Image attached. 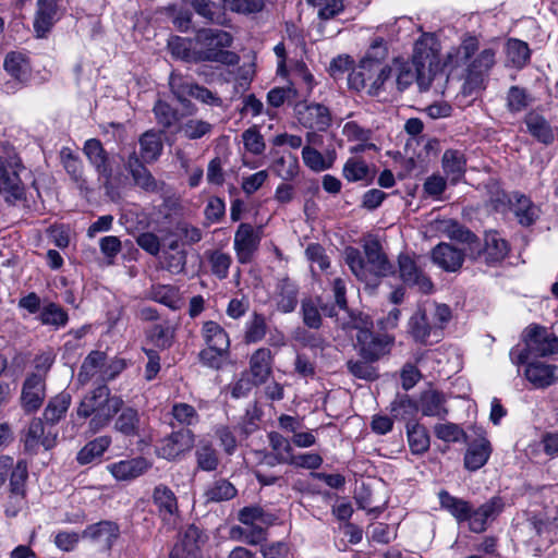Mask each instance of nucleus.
Segmentation results:
<instances>
[{"label":"nucleus","instance_id":"obj_47","mask_svg":"<svg viewBox=\"0 0 558 558\" xmlns=\"http://www.w3.org/2000/svg\"><path fill=\"white\" fill-rule=\"evenodd\" d=\"M408 441L412 453L422 454L429 448V435L426 428L416 423L407 424Z\"/></svg>","mask_w":558,"mask_h":558},{"label":"nucleus","instance_id":"obj_14","mask_svg":"<svg viewBox=\"0 0 558 558\" xmlns=\"http://www.w3.org/2000/svg\"><path fill=\"white\" fill-rule=\"evenodd\" d=\"M397 78L396 83L399 90L407 89L413 82L417 83L421 92L427 90L435 77L426 71L416 66L413 62H399L396 60Z\"/></svg>","mask_w":558,"mask_h":558},{"label":"nucleus","instance_id":"obj_41","mask_svg":"<svg viewBox=\"0 0 558 558\" xmlns=\"http://www.w3.org/2000/svg\"><path fill=\"white\" fill-rule=\"evenodd\" d=\"M202 336L208 347L217 350H228L230 347L229 336L226 330L216 322H205L202 327Z\"/></svg>","mask_w":558,"mask_h":558},{"label":"nucleus","instance_id":"obj_53","mask_svg":"<svg viewBox=\"0 0 558 558\" xmlns=\"http://www.w3.org/2000/svg\"><path fill=\"white\" fill-rule=\"evenodd\" d=\"M530 48L519 39H509L506 46L507 62L517 69L523 68L530 60Z\"/></svg>","mask_w":558,"mask_h":558},{"label":"nucleus","instance_id":"obj_13","mask_svg":"<svg viewBox=\"0 0 558 558\" xmlns=\"http://www.w3.org/2000/svg\"><path fill=\"white\" fill-rule=\"evenodd\" d=\"M194 442L195 436L193 432L189 428H181L171 433L160 441L158 452L163 459L172 461L190 451Z\"/></svg>","mask_w":558,"mask_h":558},{"label":"nucleus","instance_id":"obj_21","mask_svg":"<svg viewBox=\"0 0 558 558\" xmlns=\"http://www.w3.org/2000/svg\"><path fill=\"white\" fill-rule=\"evenodd\" d=\"M60 16L57 0H38L34 19V31L37 37H46Z\"/></svg>","mask_w":558,"mask_h":558},{"label":"nucleus","instance_id":"obj_9","mask_svg":"<svg viewBox=\"0 0 558 558\" xmlns=\"http://www.w3.org/2000/svg\"><path fill=\"white\" fill-rule=\"evenodd\" d=\"M439 44L432 34H423L415 43L412 61L428 74L436 77L439 69Z\"/></svg>","mask_w":558,"mask_h":558},{"label":"nucleus","instance_id":"obj_35","mask_svg":"<svg viewBox=\"0 0 558 558\" xmlns=\"http://www.w3.org/2000/svg\"><path fill=\"white\" fill-rule=\"evenodd\" d=\"M251 373L255 384H263L271 373V352L267 348L257 349L250 360Z\"/></svg>","mask_w":558,"mask_h":558},{"label":"nucleus","instance_id":"obj_5","mask_svg":"<svg viewBox=\"0 0 558 558\" xmlns=\"http://www.w3.org/2000/svg\"><path fill=\"white\" fill-rule=\"evenodd\" d=\"M195 41L202 49L194 53V61H211L229 65L239 61V57L234 52L223 50L232 43V36L226 31L199 29L195 35Z\"/></svg>","mask_w":558,"mask_h":558},{"label":"nucleus","instance_id":"obj_3","mask_svg":"<svg viewBox=\"0 0 558 558\" xmlns=\"http://www.w3.org/2000/svg\"><path fill=\"white\" fill-rule=\"evenodd\" d=\"M451 319V310L446 304L424 303L408 322V333L417 343L428 345L440 341L442 329Z\"/></svg>","mask_w":558,"mask_h":558},{"label":"nucleus","instance_id":"obj_39","mask_svg":"<svg viewBox=\"0 0 558 558\" xmlns=\"http://www.w3.org/2000/svg\"><path fill=\"white\" fill-rule=\"evenodd\" d=\"M510 204L520 225L527 227L536 220L538 210L525 195L515 193Z\"/></svg>","mask_w":558,"mask_h":558},{"label":"nucleus","instance_id":"obj_57","mask_svg":"<svg viewBox=\"0 0 558 558\" xmlns=\"http://www.w3.org/2000/svg\"><path fill=\"white\" fill-rule=\"evenodd\" d=\"M213 131V124L202 119H189L179 126V132L189 140H199Z\"/></svg>","mask_w":558,"mask_h":558},{"label":"nucleus","instance_id":"obj_23","mask_svg":"<svg viewBox=\"0 0 558 558\" xmlns=\"http://www.w3.org/2000/svg\"><path fill=\"white\" fill-rule=\"evenodd\" d=\"M556 372V365L533 361L526 363L524 375L535 388H546L558 380Z\"/></svg>","mask_w":558,"mask_h":558},{"label":"nucleus","instance_id":"obj_34","mask_svg":"<svg viewBox=\"0 0 558 558\" xmlns=\"http://www.w3.org/2000/svg\"><path fill=\"white\" fill-rule=\"evenodd\" d=\"M438 230L446 234L451 240L459 241L461 243H466L473 247V245L478 248L480 242L477 236L471 232L465 227L461 226L459 222L452 219H445L439 221Z\"/></svg>","mask_w":558,"mask_h":558},{"label":"nucleus","instance_id":"obj_15","mask_svg":"<svg viewBox=\"0 0 558 558\" xmlns=\"http://www.w3.org/2000/svg\"><path fill=\"white\" fill-rule=\"evenodd\" d=\"M83 153L87 157L89 163L98 173L99 180H104V184L110 183L112 178V167L109 155L104 148L101 142L97 138H89L85 142Z\"/></svg>","mask_w":558,"mask_h":558},{"label":"nucleus","instance_id":"obj_40","mask_svg":"<svg viewBox=\"0 0 558 558\" xmlns=\"http://www.w3.org/2000/svg\"><path fill=\"white\" fill-rule=\"evenodd\" d=\"M236 488L226 478H217L211 482L204 492L206 502H221L234 498Z\"/></svg>","mask_w":558,"mask_h":558},{"label":"nucleus","instance_id":"obj_16","mask_svg":"<svg viewBox=\"0 0 558 558\" xmlns=\"http://www.w3.org/2000/svg\"><path fill=\"white\" fill-rule=\"evenodd\" d=\"M399 272L403 282L410 287H416L423 293H430L434 284L429 277L416 265L409 255L401 254L398 258Z\"/></svg>","mask_w":558,"mask_h":558},{"label":"nucleus","instance_id":"obj_1","mask_svg":"<svg viewBox=\"0 0 558 558\" xmlns=\"http://www.w3.org/2000/svg\"><path fill=\"white\" fill-rule=\"evenodd\" d=\"M480 41L475 36H465L454 54L449 53L448 58L454 65H462L470 61L465 69L462 93L472 95L485 88V82L490 70L496 64V50L485 48L478 51Z\"/></svg>","mask_w":558,"mask_h":558},{"label":"nucleus","instance_id":"obj_56","mask_svg":"<svg viewBox=\"0 0 558 558\" xmlns=\"http://www.w3.org/2000/svg\"><path fill=\"white\" fill-rule=\"evenodd\" d=\"M60 159L65 171L76 183H84L83 173L84 168L81 159L75 155L71 148L63 147L60 151Z\"/></svg>","mask_w":558,"mask_h":558},{"label":"nucleus","instance_id":"obj_43","mask_svg":"<svg viewBox=\"0 0 558 558\" xmlns=\"http://www.w3.org/2000/svg\"><path fill=\"white\" fill-rule=\"evenodd\" d=\"M110 436H99L87 442L76 456V460L81 465L89 464L95 459L100 458L104 452L110 447Z\"/></svg>","mask_w":558,"mask_h":558},{"label":"nucleus","instance_id":"obj_10","mask_svg":"<svg viewBox=\"0 0 558 558\" xmlns=\"http://www.w3.org/2000/svg\"><path fill=\"white\" fill-rule=\"evenodd\" d=\"M505 502L501 497L494 496L477 508L471 506L468 518V527L473 533H483L487 530L489 522L497 519L502 512Z\"/></svg>","mask_w":558,"mask_h":558},{"label":"nucleus","instance_id":"obj_50","mask_svg":"<svg viewBox=\"0 0 558 558\" xmlns=\"http://www.w3.org/2000/svg\"><path fill=\"white\" fill-rule=\"evenodd\" d=\"M342 174L349 182L371 181L374 172L368 165L360 158H349L343 166Z\"/></svg>","mask_w":558,"mask_h":558},{"label":"nucleus","instance_id":"obj_24","mask_svg":"<svg viewBox=\"0 0 558 558\" xmlns=\"http://www.w3.org/2000/svg\"><path fill=\"white\" fill-rule=\"evenodd\" d=\"M119 535L118 526L109 521H101L89 525L82 533V538L99 545L104 549H109Z\"/></svg>","mask_w":558,"mask_h":558},{"label":"nucleus","instance_id":"obj_42","mask_svg":"<svg viewBox=\"0 0 558 558\" xmlns=\"http://www.w3.org/2000/svg\"><path fill=\"white\" fill-rule=\"evenodd\" d=\"M106 366V353L101 351H92L84 360L80 373L78 380L86 384L97 374L102 378V371Z\"/></svg>","mask_w":558,"mask_h":558},{"label":"nucleus","instance_id":"obj_33","mask_svg":"<svg viewBox=\"0 0 558 558\" xmlns=\"http://www.w3.org/2000/svg\"><path fill=\"white\" fill-rule=\"evenodd\" d=\"M490 453V442L486 438H481L469 446L464 456V466L470 471H476L487 462Z\"/></svg>","mask_w":558,"mask_h":558},{"label":"nucleus","instance_id":"obj_48","mask_svg":"<svg viewBox=\"0 0 558 558\" xmlns=\"http://www.w3.org/2000/svg\"><path fill=\"white\" fill-rule=\"evenodd\" d=\"M141 156L146 162L156 161L161 155L163 145L159 134L147 131L140 137Z\"/></svg>","mask_w":558,"mask_h":558},{"label":"nucleus","instance_id":"obj_61","mask_svg":"<svg viewBox=\"0 0 558 558\" xmlns=\"http://www.w3.org/2000/svg\"><path fill=\"white\" fill-rule=\"evenodd\" d=\"M267 330L265 317L262 314L254 313L252 319L246 325L244 340L247 343H255L260 341Z\"/></svg>","mask_w":558,"mask_h":558},{"label":"nucleus","instance_id":"obj_64","mask_svg":"<svg viewBox=\"0 0 558 558\" xmlns=\"http://www.w3.org/2000/svg\"><path fill=\"white\" fill-rule=\"evenodd\" d=\"M208 262L210 264L211 272L219 279H226L229 274V268L232 264V258L228 253L221 251L213 252Z\"/></svg>","mask_w":558,"mask_h":558},{"label":"nucleus","instance_id":"obj_19","mask_svg":"<svg viewBox=\"0 0 558 558\" xmlns=\"http://www.w3.org/2000/svg\"><path fill=\"white\" fill-rule=\"evenodd\" d=\"M151 464L144 457H135L126 460L110 463L106 466L107 471L117 481H133L150 469Z\"/></svg>","mask_w":558,"mask_h":558},{"label":"nucleus","instance_id":"obj_29","mask_svg":"<svg viewBox=\"0 0 558 558\" xmlns=\"http://www.w3.org/2000/svg\"><path fill=\"white\" fill-rule=\"evenodd\" d=\"M202 532L198 527L190 525L183 532L180 542L170 553V558H192L195 557L199 548Z\"/></svg>","mask_w":558,"mask_h":558},{"label":"nucleus","instance_id":"obj_11","mask_svg":"<svg viewBox=\"0 0 558 558\" xmlns=\"http://www.w3.org/2000/svg\"><path fill=\"white\" fill-rule=\"evenodd\" d=\"M262 229H255L250 223H240L234 234V251L241 264L252 262L262 239Z\"/></svg>","mask_w":558,"mask_h":558},{"label":"nucleus","instance_id":"obj_36","mask_svg":"<svg viewBox=\"0 0 558 558\" xmlns=\"http://www.w3.org/2000/svg\"><path fill=\"white\" fill-rule=\"evenodd\" d=\"M441 163L446 175L453 184L457 183L465 172L466 160L463 153L459 150H446L442 155Z\"/></svg>","mask_w":558,"mask_h":558},{"label":"nucleus","instance_id":"obj_12","mask_svg":"<svg viewBox=\"0 0 558 558\" xmlns=\"http://www.w3.org/2000/svg\"><path fill=\"white\" fill-rule=\"evenodd\" d=\"M300 288L298 283L288 276L277 278L270 301L276 310L282 314L292 313L299 304Z\"/></svg>","mask_w":558,"mask_h":558},{"label":"nucleus","instance_id":"obj_6","mask_svg":"<svg viewBox=\"0 0 558 558\" xmlns=\"http://www.w3.org/2000/svg\"><path fill=\"white\" fill-rule=\"evenodd\" d=\"M169 87L173 97L190 114L197 111L191 98L208 106L220 107L222 105V100L217 94L180 73L172 72L170 74Z\"/></svg>","mask_w":558,"mask_h":558},{"label":"nucleus","instance_id":"obj_18","mask_svg":"<svg viewBox=\"0 0 558 558\" xmlns=\"http://www.w3.org/2000/svg\"><path fill=\"white\" fill-rule=\"evenodd\" d=\"M45 399V378L43 374L33 373L24 381L21 402L26 412L38 410Z\"/></svg>","mask_w":558,"mask_h":558},{"label":"nucleus","instance_id":"obj_60","mask_svg":"<svg viewBox=\"0 0 558 558\" xmlns=\"http://www.w3.org/2000/svg\"><path fill=\"white\" fill-rule=\"evenodd\" d=\"M533 98L526 89L519 86H511L507 94V107L512 112H519L527 108Z\"/></svg>","mask_w":558,"mask_h":558},{"label":"nucleus","instance_id":"obj_4","mask_svg":"<svg viewBox=\"0 0 558 558\" xmlns=\"http://www.w3.org/2000/svg\"><path fill=\"white\" fill-rule=\"evenodd\" d=\"M124 404L119 396H112L106 385H99L89 391L77 408V415L90 417L89 429L93 433L107 427Z\"/></svg>","mask_w":558,"mask_h":558},{"label":"nucleus","instance_id":"obj_59","mask_svg":"<svg viewBox=\"0 0 558 558\" xmlns=\"http://www.w3.org/2000/svg\"><path fill=\"white\" fill-rule=\"evenodd\" d=\"M157 123L165 130L172 128L179 121V113L169 104L158 100L153 109Z\"/></svg>","mask_w":558,"mask_h":558},{"label":"nucleus","instance_id":"obj_38","mask_svg":"<svg viewBox=\"0 0 558 558\" xmlns=\"http://www.w3.org/2000/svg\"><path fill=\"white\" fill-rule=\"evenodd\" d=\"M148 298L171 310H179L182 304L179 288L171 284L153 286L148 292Z\"/></svg>","mask_w":558,"mask_h":558},{"label":"nucleus","instance_id":"obj_37","mask_svg":"<svg viewBox=\"0 0 558 558\" xmlns=\"http://www.w3.org/2000/svg\"><path fill=\"white\" fill-rule=\"evenodd\" d=\"M4 70L20 83H27L31 78V66L24 54L10 52L4 59Z\"/></svg>","mask_w":558,"mask_h":558},{"label":"nucleus","instance_id":"obj_20","mask_svg":"<svg viewBox=\"0 0 558 558\" xmlns=\"http://www.w3.org/2000/svg\"><path fill=\"white\" fill-rule=\"evenodd\" d=\"M430 257L442 270L454 272L462 267L465 254L453 245L441 242L432 250Z\"/></svg>","mask_w":558,"mask_h":558},{"label":"nucleus","instance_id":"obj_27","mask_svg":"<svg viewBox=\"0 0 558 558\" xmlns=\"http://www.w3.org/2000/svg\"><path fill=\"white\" fill-rule=\"evenodd\" d=\"M113 429L126 438L138 437L141 434V416L136 409L123 407L119 411Z\"/></svg>","mask_w":558,"mask_h":558},{"label":"nucleus","instance_id":"obj_17","mask_svg":"<svg viewBox=\"0 0 558 558\" xmlns=\"http://www.w3.org/2000/svg\"><path fill=\"white\" fill-rule=\"evenodd\" d=\"M56 434L45 432V426L40 418H33L23 435L22 441L25 451L35 453L40 446L47 450L51 449L56 445Z\"/></svg>","mask_w":558,"mask_h":558},{"label":"nucleus","instance_id":"obj_8","mask_svg":"<svg viewBox=\"0 0 558 558\" xmlns=\"http://www.w3.org/2000/svg\"><path fill=\"white\" fill-rule=\"evenodd\" d=\"M525 350L519 355V363H525L531 356H547L558 353V337L546 327L531 325L523 331Z\"/></svg>","mask_w":558,"mask_h":558},{"label":"nucleus","instance_id":"obj_45","mask_svg":"<svg viewBox=\"0 0 558 558\" xmlns=\"http://www.w3.org/2000/svg\"><path fill=\"white\" fill-rule=\"evenodd\" d=\"M420 410L423 415L444 417L448 410L445 407V397L438 391L428 390L422 393Z\"/></svg>","mask_w":558,"mask_h":558},{"label":"nucleus","instance_id":"obj_54","mask_svg":"<svg viewBox=\"0 0 558 558\" xmlns=\"http://www.w3.org/2000/svg\"><path fill=\"white\" fill-rule=\"evenodd\" d=\"M71 403V396L66 392H62L53 397L47 404L44 417L50 424L58 423L61 417L66 413Z\"/></svg>","mask_w":558,"mask_h":558},{"label":"nucleus","instance_id":"obj_22","mask_svg":"<svg viewBox=\"0 0 558 558\" xmlns=\"http://www.w3.org/2000/svg\"><path fill=\"white\" fill-rule=\"evenodd\" d=\"M356 340L361 355L369 362L377 361L388 352L391 339L388 336H374L372 330L367 333H357Z\"/></svg>","mask_w":558,"mask_h":558},{"label":"nucleus","instance_id":"obj_63","mask_svg":"<svg viewBox=\"0 0 558 558\" xmlns=\"http://www.w3.org/2000/svg\"><path fill=\"white\" fill-rule=\"evenodd\" d=\"M388 56V48L383 38H375L367 49L365 56L361 59V62H367L376 64L378 66H388L384 64L385 59Z\"/></svg>","mask_w":558,"mask_h":558},{"label":"nucleus","instance_id":"obj_62","mask_svg":"<svg viewBox=\"0 0 558 558\" xmlns=\"http://www.w3.org/2000/svg\"><path fill=\"white\" fill-rule=\"evenodd\" d=\"M302 159L304 165L315 172L325 171L332 165L331 161L325 159L322 153L311 146L303 147Z\"/></svg>","mask_w":558,"mask_h":558},{"label":"nucleus","instance_id":"obj_46","mask_svg":"<svg viewBox=\"0 0 558 558\" xmlns=\"http://www.w3.org/2000/svg\"><path fill=\"white\" fill-rule=\"evenodd\" d=\"M509 252L508 243L500 238L498 232L489 231L485 235L484 253L488 263H497L502 260Z\"/></svg>","mask_w":558,"mask_h":558},{"label":"nucleus","instance_id":"obj_49","mask_svg":"<svg viewBox=\"0 0 558 558\" xmlns=\"http://www.w3.org/2000/svg\"><path fill=\"white\" fill-rule=\"evenodd\" d=\"M270 169L283 181H292L299 174V159L293 154L281 156L271 163Z\"/></svg>","mask_w":558,"mask_h":558},{"label":"nucleus","instance_id":"obj_31","mask_svg":"<svg viewBox=\"0 0 558 558\" xmlns=\"http://www.w3.org/2000/svg\"><path fill=\"white\" fill-rule=\"evenodd\" d=\"M440 507L448 511L461 524L468 521L472 504L462 498L450 495L447 490L438 493Z\"/></svg>","mask_w":558,"mask_h":558},{"label":"nucleus","instance_id":"obj_44","mask_svg":"<svg viewBox=\"0 0 558 558\" xmlns=\"http://www.w3.org/2000/svg\"><path fill=\"white\" fill-rule=\"evenodd\" d=\"M195 458L197 468L211 472L218 468L219 454L213 444L208 440H199L195 449Z\"/></svg>","mask_w":558,"mask_h":558},{"label":"nucleus","instance_id":"obj_7","mask_svg":"<svg viewBox=\"0 0 558 558\" xmlns=\"http://www.w3.org/2000/svg\"><path fill=\"white\" fill-rule=\"evenodd\" d=\"M391 74L390 66H378L367 62H359L348 76V84L351 89L364 92L369 96H378L384 88L385 82Z\"/></svg>","mask_w":558,"mask_h":558},{"label":"nucleus","instance_id":"obj_2","mask_svg":"<svg viewBox=\"0 0 558 558\" xmlns=\"http://www.w3.org/2000/svg\"><path fill=\"white\" fill-rule=\"evenodd\" d=\"M366 262L361 252L355 247H347L344 251L345 263L353 275L365 282L366 289L373 292L379 283V278L392 272V265L383 251L380 242L376 238H368L363 244Z\"/></svg>","mask_w":558,"mask_h":558},{"label":"nucleus","instance_id":"obj_55","mask_svg":"<svg viewBox=\"0 0 558 558\" xmlns=\"http://www.w3.org/2000/svg\"><path fill=\"white\" fill-rule=\"evenodd\" d=\"M9 475L11 495L23 498L25 496V484L28 477L27 463L21 460L14 465L12 462V469Z\"/></svg>","mask_w":558,"mask_h":558},{"label":"nucleus","instance_id":"obj_51","mask_svg":"<svg viewBox=\"0 0 558 558\" xmlns=\"http://www.w3.org/2000/svg\"><path fill=\"white\" fill-rule=\"evenodd\" d=\"M39 320L43 325L52 326L56 329H59L68 324L69 316L59 304L49 302L41 307Z\"/></svg>","mask_w":558,"mask_h":558},{"label":"nucleus","instance_id":"obj_26","mask_svg":"<svg viewBox=\"0 0 558 558\" xmlns=\"http://www.w3.org/2000/svg\"><path fill=\"white\" fill-rule=\"evenodd\" d=\"M0 193H7V199H21L24 196V185L21 178L11 165L5 166L4 161L0 159Z\"/></svg>","mask_w":558,"mask_h":558},{"label":"nucleus","instance_id":"obj_25","mask_svg":"<svg viewBox=\"0 0 558 558\" xmlns=\"http://www.w3.org/2000/svg\"><path fill=\"white\" fill-rule=\"evenodd\" d=\"M126 169L131 173L136 186L149 193L158 192V182L155 180L150 171L142 163L136 153H133L128 158Z\"/></svg>","mask_w":558,"mask_h":558},{"label":"nucleus","instance_id":"obj_30","mask_svg":"<svg viewBox=\"0 0 558 558\" xmlns=\"http://www.w3.org/2000/svg\"><path fill=\"white\" fill-rule=\"evenodd\" d=\"M153 500L163 520H170L178 513V500L174 493L166 485L159 484L153 493Z\"/></svg>","mask_w":558,"mask_h":558},{"label":"nucleus","instance_id":"obj_32","mask_svg":"<svg viewBox=\"0 0 558 558\" xmlns=\"http://www.w3.org/2000/svg\"><path fill=\"white\" fill-rule=\"evenodd\" d=\"M300 122L307 129L325 131L330 124V113L327 107L313 104L300 112Z\"/></svg>","mask_w":558,"mask_h":558},{"label":"nucleus","instance_id":"obj_28","mask_svg":"<svg viewBox=\"0 0 558 558\" xmlns=\"http://www.w3.org/2000/svg\"><path fill=\"white\" fill-rule=\"evenodd\" d=\"M524 122L527 132L539 143L550 145L555 141V130L544 116L531 111L525 116Z\"/></svg>","mask_w":558,"mask_h":558},{"label":"nucleus","instance_id":"obj_58","mask_svg":"<svg viewBox=\"0 0 558 558\" xmlns=\"http://www.w3.org/2000/svg\"><path fill=\"white\" fill-rule=\"evenodd\" d=\"M238 520L244 525H253L256 521L265 525H271L275 521V517L266 513L259 506H250L239 511Z\"/></svg>","mask_w":558,"mask_h":558},{"label":"nucleus","instance_id":"obj_52","mask_svg":"<svg viewBox=\"0 0 558 558\" xmlns=\"http://www.w3.org/2000/svg\"><path fill=\"white\" fill-rule=\"evenodd\" d=\"M147 340L157 349H169L174 339V330L169 325L156 324L146 331Z\"/></svg>","mask_w":558,"mask_h":558}]
</instances>
